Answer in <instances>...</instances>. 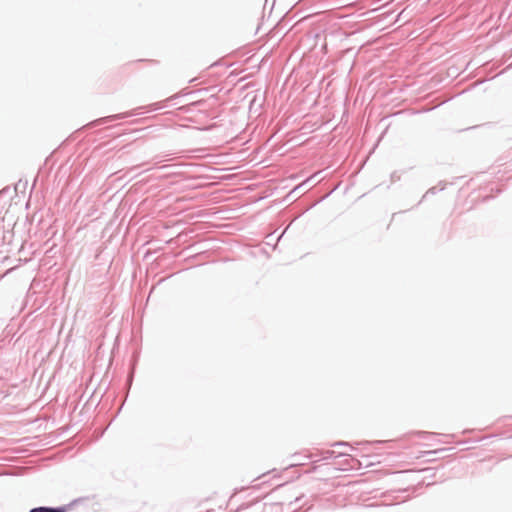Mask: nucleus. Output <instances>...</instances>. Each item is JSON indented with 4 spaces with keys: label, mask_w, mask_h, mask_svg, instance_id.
<instances>
[{
    "label": "nucleus",
    "mask_w": 512,
    "mask_h": 512,
    "mask_svg": "<svg viewBox=\"0 0 512 512\" xmlns=\"http://www.w3.org/2000/svg\"><path fill=\"white\" fill-rule=\"evenodd\" d=\"M30 512H67L66 507H58V508H48V507H38L33 508Z\"/></svg>",
    "instance_id": "f257e3e1"
}]
</instances>
